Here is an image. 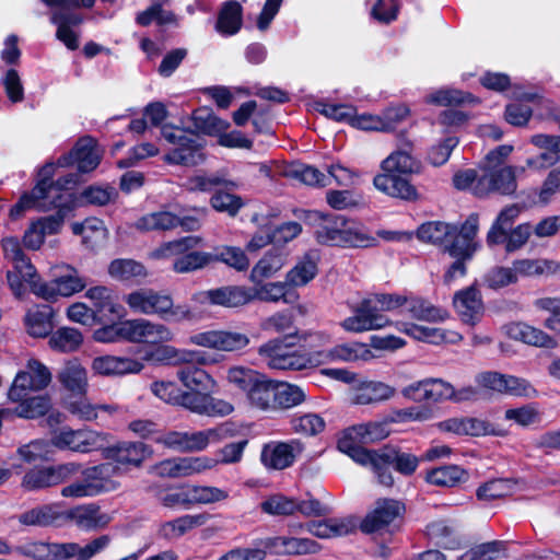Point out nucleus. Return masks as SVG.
Listing matches in <instances>:
<instances>
[{
	"label": "nucleus",
	"mask_w": 560,
	"mask_h": 560,
	"mask_svg": "<svg viewBox=\"0 0 560 560\" xmlns=\"http://www.w3.org/2000/svg\"><path fill=\"white\" fill-rule=\"evenodd\" d=\"M404 331L415 339L431 343H440L443 341L456 342L462 336L455 331H447L441 328L425 327L415 324L404 325Z\"/></svg>",
	"instance_id": "nucleus-45"
},
{
	"label": "nucleus",
	"mask_w": 560,
	"mask_h": 560,
	"mask_svg": "<svg viewBox=\"0 0 560 560\" xmlns=\"http://www.w3.org/2000/svg\"><path fill=\"white\" fill-rule=\"evenodd\" d=\"M218 463L208 456L179 457L162 460L155 469L161 477L184 478L212 469Z\"/></svg>",
	"instance_id": "nucleus-20"
},
{
	"label": "nucleus",
	"mask_w": 560,
	"mask_h": 560,
	"mask_svg": "<svg viewBox=\"0 0 560 560\" xmlns=\"http://www.w3.org/2000/svg\"><path fill=\"white\" fill-rule=\"evenodd\" d=\"M453 184L457 189L470 190L478 198L491 192L512 195L517 188L515 167L510 165L485 166L480 171L474 168L459 171L454 175Z\"/></svg>",
	"instance_id": "nucleus-3"
},
{
	"label": "nucleus",
	"mask_w": 560,
	"mask_h": 560,
	"mask_svg": "<svg viewBox=\"0 0 560 560\" xmlns=\"http://www.w3.org/2000/svg\"><path fill=\"white\" fill-rule=\"evenodd\" d=\"M112 544V536L104 534L94 537L85 545L79 542H57V560H91L106 550Z\"/></svg>",
	"instance_id": "nucleus-24"
},
{
	"label": "nucleus",
	"mask_w": 560,
	"mask_h": 560,
	"mask_svg": "<svg viewBox=\"0 0 560 560\" xmlns=\"http://www.w3.org/2000/svg\"><path fill=\"white\" fill-rule=\"evenodd\" d=\"M264 547L273 549L278 555L288 556L311 555L319 550V545L313 539L285 536L268 538L264 541Z\"/></svg>",
	"instance_id": "nucleus-33"
},
{
	"label": "nucleus",
	"mask_w": 560,
	"mask_h": 560,
	"mask_svg": "<svg viewBox=\"0 0 560 560\" xmlns=\"http://www.w3.org/2000/svg\"><path fill=\"white\" fill-rule=\"evenodd\" d=\"M530 142L544 152L526 160V165L529 168L540 170L559 162L560 136L539 133L533 136Z\"/></svg>",
	"instance_id": "nucleus-31"
},
{
	"label": "nucleus",
	"mask_w": 560,
	"mask_h": 560,
	"mask_svg": "<svg viewBox=\"0 0 560 560\" xmlns=\"http://www.w3.org/2000/svg\"><path fill=\"white\" fill-rule=\"evenodd\" d=\"M191 118L195 127L208 136L219 137L220 133L226 131L230 127L229 121L221 119L207 107L194 110Z\"/></svg>",
	"instance_id": "nucleus-46"
},
{
	"label": "nucleus",
	"mask_w": 560,
	"mask_h": 560,
	"mask_svg": "<svg viewBox=\"0 0 560 560\" xmlns=\"http://www.w3.org/2000/svg\"><path fill=\"white\" fill-rule=\"evenodd\" d=\"M452 234H454V225L441 221L425 222L417 230L420 241L442 247L448 242Z\"/></svg>",
	"instance_id": "nucleus-52"
},
{
	"label": "nucleus",
	"mask_w": 560,
	"mask_h": 560,
	"mask_svg": "<svg viewBox=\"0 0 560 560\" xmlns=\"http://www.w3.org/2000/svg\"><path fill=\"white\" fill-rule=\"evenodd\" d=\"M66 518L83 532H96L106 528L112 516L95 503L74 506L66 512Z\"/></svg>",
	"instance_id": "nucleus-21"
},
{
	"label": "nucleus",
	"mask_w": 560,
	"mask_h": 560,
	"mask_svg": "<svg viewBox=\"0 0 560 560\" xmlns=\"http://www.w3.org/2000/svg\"><path fill=\"white\" fill-rule=\"evenodd\" d=\"M505 330L510 338L530 346L555 348L557 345L547 332L525 323H511L505 326Z\"/></svg>",
	"instance_id": "nucleus-37"
},
{
	"label": "nucleus",
	"mask_w": 560,
	"mask_h": 560,
	"mask_svg": "<svg viewBox=\"0 0 560 560\" xmlns=\"http://www.w3.org/2000/svg\"><path fill=\"white\" fill-rule=\"evenodd\" d=\"M152 455V447L140 441H120L102 450L103 458L119 467V476L141 468Z\"/></svg>",
	"instance_id": "nucleus-11"
},
{
	"label": "nucleus",
	"mask_w": 560,
	"mask_h": 560,
	"mask_svg": "<svg viewBox=\"0 0 560 560\" xmlns=\"http://www.w3.org/2000/svg\"><path fill=\"white\" fill-rule=\"evenodd\" d=\"M363 439L358 430V425L345 429L337 441V448L347 454L357 464L370 467L373 464L377 450H368L362 446Z\"/></svg>",
	"instance_id": "nucleus-25"
},
{
	"label": "nucleus",
	"mask_w": 560,
	"mask_h": 560,
	"mask_svg": "<svg viewBox=\"0 0 560 560\" xmlns=\"http://www.w3.org/2000/svg\"><path fill=\"white\" fill-rule=\"evenodd\" d=\"M211 259L212 253L189 250L174 260L173 270L177 273L196 271L211 265Z\"/></svg>",
	"instance_id": "nucleus-62"
},
{
	"label": "nucleus",
	"mask_w": 560,
	"mask_h": 560,
	"mask_svg": "<svg viewBox=\"0 0 560 560\" xmlns=\"http://www.w3.org/2000/svg\"><path fill=\"white\" fill-rule=\"evenodd\" d=\"M57 378L62 387L75 396H84L88 390V372L77 360H69L58 372Z\"/></svg>",
	"instance_id": "nucleus-35"
},
{
	"label": "nucleus",
	"mask_w": 560,
	"mask_h": 560,
	"mask_svg": "<svg viewBox=\"0 0 560 560\" xmlns=\"http://www.w3.org/2000/svg\"><path fill=\"white\" fill-rule=\"evenodd\" d=\"M316 241L322 245L340 247H370L376 242L361 224L340 214L308 213Z\"/></svg>",
	"instance_id": "nucleus-1"
},
{
	"label": "nucleus",
	"mask_w": 560,
	"mask_h": 560,
	"mask_svg": "<svg viewBox=\"0 0 560 560\" xmlns=\"http://www.w3.org/2000/svg\"><path fill=\"white\" fill-rule=\"evenodd\" d=\"M285 264L282 253L270 250L266 253L253 267L249 279L253 283L259 284L265 279L275 276Z\"/></svg>",
	"instance_id": "nucleus-44"
},
{
	"label": "nucleus",
	"mask_w": 560,
	"mask_h": 560,
	"mask_svg": "<svg viewBox=\"0 0 560 560\" xmlns=\"http://www.w3.org/2000/svg\"><path fill=\"white\" fill-rule=\"evenodd\" d=\"M80 470L81 465L73 462L51 466H37L25 472L21 486L27 491L43 490L70 480Z\"/></svg>",
	"instance_id": "nucleus-12"
},
{
	"label": "nucleus",
	"mask_w": 560,
	"mask_h": 560,
	"mask_svg": "<svg viewBox=\"0 0 560 560\" xmlns=\"http://www.w3.org/2000/svg\"><path fill=\"white\" fill-rule=\"evenodd\" d=\"M395 395V388L375 381L360 383L352 393L351 402L354 405H375L390 399Z\"/></svg>",
	"instance_id": "nucleus-36"
},
{
	"label": "nucleus",
	"mask_w": 560,
	"mask_h": 560,
	"mask_svg": "<svg viewBox=\"0 0 560 560\" xmlns=\"http://www.w3.org/2000/svg\"><path fill=\"white\" fill-rule=\"evenodd\" d=\"M223 262L226 266L237 270L245 271L249 267V259L246 253L235 246H222L217 248L215 253L212 254L211 264Z\"/></svg>",
	"instance_id": "nucleus-61"
},
{
	"label": "nucleus",
	"mask_w": 560,
	"mask_h": 560,
	"mask_svg": "<svg viewBox=\"0 0 560 560\" xmlns=\"http://www.w3.org/2000/svg\"><path fill=\"white\" fill-rule=\"evenodd\" d=\"M405 305L410 316L419 320L438 323L444 322L448 317L445 310L436 307L421 298L410 296Z\"/></svg>",
	"instance_id": "nucleus-47"
},
{
	"label": "nucleus",
	"mask_w": 560,
	"mask_h": 560,
	"mask_svg": "<svg viewBox=\"0 0 560 560\" xmlns=\"http://www.w3.org/2000/svg\"><path fill=\"white\" fill-rule=\"evenodd\" d=\"M226 377L230 384L246 395L247 401L253 408L262 411H275L273 381L245 366L230 368Z\"/></svg>",
	"instance_id": "nucleus-7"
},
{
	"label": "nucleus",
	"mask_w": 560,
	"mask_h": 560,
	"mask_svg": "<svg viewBox=\"0 0 560 560\" xmlns=\"http://www.w3.org/2000/svg\"><path fill=\"white\" fill-rule=\"evenodd\" d=\"M453 305L460 320L467 325L475 326L483 316L482 298L475 285L457 291L453 298Z\"/></svg>",
	"instance_id": "nucleus-22"
},
{
	"label": "nucleus",
	"mask_w": 560,
	"mask_h": 560,
	"mask_svg": "<svg viewBox=\"0 0 560 560\" xmlns=\"http://www.w3.org/2000/svg\"><path fill=\"white\" fill-rule=\"evenodd\" d=\"M427 534L436 546L444 549L453 550L459 547L456 526L450 521L439 520L430 523L427 526Z\"/></svg>",
	"instance_id": "nucleus-43"
},
{
	"label": "nucleus",
	"mask_w": 560,
	"mask_h": 560,
	"mask_svg": "<svg viewBox=\"0 0 560 560\" xmlns=\"http://www.w3.org/2000/svg\"><path fill=\"white\" fill-rule=\"evenodd\" d=\"M51 372L39 360L31 358L25 364V369L20 371L11 385L12 396L20 399L23 390H43L51 383Z\"/></svg>",
	"instance_id": "nucleus-16"
},
{
	"label": "nucleus",
	"mask_w": 560,
	"mask_h": 560,
	"mask_svg": "<svg viewBox=\"0 0 560 560\" xmlns=\"http://www.w3.org/2000/svg\"><path fill=\"white\" fill-rule=\"evenodd\" d=\"M188 189L190 191L210 192L212 190L224 188H237L238 184L228 179L220 174L196 175L188 179Z\"/></svg>",
	"instance_id": "nucleus-60"
},
{
	"label": "nucleus",
	"mask_w": 560,
	"mask_h": 560,
	"mask_svg": "<svg viewBox=\"0 0 560 560\" xmlns=\"http://www.w3.org/2000/svg\"><path fill=\"white\" fill-rule=\"evenodd\" d=\"M131 311L144 315H156L167 322L191 320L194 313L184 304L174 305L171 295L149 288L138 289L124 299Z\"/></svg>",
	"instance_id": "nucleus-6"
},
{
	"label": "nucleus",
	"mask_w": 560,
	"mask_h": 560,
	"mask_svg": "<svg viewBox=\"0 0 560 560\" xmlns=\"http://www.w3.org/2000/svg\"><path fill=\"white\" fill-rule=\"evenodd\" d=\"M229 189L224 187L217 189L210 197L209 202L217 212L235 218L245 206V201L241 196L230 192Z\"/></svg>",
	"instance_id": "nucleus-51"
},
{
	"label": "nucleus",
	"mask_w": 560,
	"mask_h": 560,
	"mask_svg": "<svg viewBox=\"0 0 560 560\" xmlns=\"http://www.w3.org/2000/svg\"><path fill=\"white\" fill-rule=\"evenodd\" d=\"M467 479V472L456 465L441 466L427 472L425 480L439 487H455Z\"/></svg>",
	"instance_id": "nucleus-53"
},
{
	"label": "nucleus",
	"mask_w": 560,
	"mask_h": 560,
	"mask_svg": "<svg viewBox=\"0 0 560 560\" xmlns=\"http://www.w3.org/2000/svg\"><path fill=\"white\" fill-rule=\"evenodd\" d=\"M161 133L163 139L172 147L164 155L166 163L194 166L203 160L196 137L188 130L165 124L161 128Z\"/></svg>",
	"instance_id": "nucleus-9"
},
{
	"label": "nucleus",
	"mask_w": 560,
	"mask_h": 560,
	"mask_svg": "<svg viewBox=\"0 0 560 560\" xmlns=\"http://www.w3.org/2000/svg\"><path fill=\"white\" fill-rule=\"evenodd\" d=\"M400 511L401 505L396 500L377 501L375 509L362 521V532L371 534L385 528L400 514Z\"/></svg>",
	"instance_id": "nucleus-30"
},
{
	"label": "nucleus",
	"mask_w": 560,
	"mask_h": 560,
	"mask_svg": "<svg viewBox=\"0 0 560 560\" xmlns=\"http://www.w3.org/2000/svg\"><path fill=\"white\" fill-rule=\"evenodd\" d=\"M177 406H180L194 413L208 417H224L233 412L231 402L214 398L210 393L205 392H182Z\"/></svg>",
	"instance_id": "nucleus-17"
},
{
	"label": "nucleus",
	"mask_w": 560,
	"mask_h": 560,
	"mask_svg": "<svg viewBox=\"0 0 560 560\" xmlns=\"http://www.w3.org/2000/svg\"><path fill=\"white\" fill-rule=\"evenodd\" d=\"M54 310L49 305H36L30 308L24 316L26 332L33 338L49 336L55 327Z\"/></svg>",
	"instance_id": "nucleus-34"
},
{
	"label": "nucleus",
	"mask_w": 560,
	"mask_h": 560,
	"mask_svg": "<svg viewBox=\"0 0 560 560\" xmlns=\"http://www.w3.org/2000/svg\"><path fill=\"white\" fill-rule=\"evenodd\" d=\"M108 273L110 277L128 281L133 278L144 277L147 275L145 268L142 264L133 259H115L108 266Z\"/></svg>",
	"instance_id": "nucleus-63"
},
{
	"label": "nucleus",
	"mask_w": 560,
	"mask_h": 560,
	"mask_svg": "<svg viewBox=\"0 0 560 560\" xmlns=\"http://www.w3.org/2000/svg\"><path fill=\"white\" fill-rule=\"evenodd\" d=\"M262 361L273 370L300 371L318 366L314 351L308 353L292 350V345L285 338H275L258 348Z\"/></svg>",
	"instance_id": "nucleus-8"
},
{
	"label": "nucleus",
	"mask_w": 560,
	"mask_h": 560,
	"mask_svg": "<svg viewBox=\"0 0 560 560\" xmlns=\"http://www.w3.org/2000/svg\"><path fill=\"white\" fill-rule=\"evenodd\" d=\"M72 198L59 200H47V208L44 210H50L52 208L57 209L56 213L52 215L44 217L36 221V223L43 230L45 236L52 235L59 232L60 228L63 224L65 218L70 211V203Z\"/></svg>",
	"instance_id": "nucleus-48"
},
{
	"label": "nucleus",
	"mask_w": 560,
	"mask_h": 560,
	"mask_svg": "<svg viewBox=\"0 0 560 560\" xmlns=\"http://www.w3.org/2000/svg\"><path fill=\"white\" fill-rule=\"evenodd\" d=\"M101 158L92 138H81L74 148L68 153L60 156L57 165L66 167L77 164L78 171L88 173L93 171L100 164Z\"/></svg>",
	"instance_id": "nucleus-23"
},
{
	"label": "nucleus",
	"mask_w": 560,
	"mask_h": 560,
	"mask_svg": "<svg viewBox=\"0 0 560 560\" xmlns=\"http://www.w3.org/2000/svg\"><path fill=\"white\" fill-rule=\"evenodd\" d=\"M195 300L211 306L237 308L252 303V295L247 287L224 285L202 291L195 296Z\"/></svg>",
	"instance_id": "nucleus-19"
},
{
	"label": "nucleus",
	"mask_w": 560,
	"mask_h": 560,
	"mask_svg": "<svg viewBox=\"0 0 560 560\" xmlns=\"http://www.w3.org/2000/svg\"><path fill=\"white\" fill-rule=\"evenodd\" d=\"M104 442L103 434L97 431L89 429L73 430L71 428L55 431L50 439L52 446L77 453H90L101 448Z\"/></svg>",
	"instance_id": "nucleus-13"
},
{
	"label": "nucleus",
	"mask_w": 560,
	"mask_h": 560,
	"mask_svg": "<svg viewBox=\"0 0 560 560\" xmlns=\"http://www.w3.org/2000/svg\"><path fill=\"white\" fill-rule=\"evenodd\" d=\"M314 358L318 361V365H322L334 361H369L373 359L374 355L366 345L352 342L337 345L327 350L314 351Z\"/></svg>",
	"instance_id": "nucleus-26"
},
{
	"label": "nucleus",
	"mask_w": 560,
	"mask_h": 560,
	"mask_svg": "<svg viewBox=\"0 0 560 560\" xmlns=\"http://www.w3.org/2000/svg\"><path fill=\"white\" fill-rule=\"evenodd\" d=\"M135 228L141 232L170 231L177 228V215L170 211H156L139 218Z\"/></svg>",
	"instance_id": "nucleus-49"
},
{
	"label": "nucleus",
	"mask_w": 560,
	"mask_h": 560,
	"mask_svg": "<svg viewBox=\"0 0 560 560\" xmlns=\"http://www.w3.org/2000/svg\"><path fill=\"white\" fill-rule=\"evenodd\" d=\"M85 288V281L75 272L58 277L50 282L35 285V294L47 301L58 296H70Z\"/></svg>",
	"instance_id": "nucleus-28"
},
{
	"label": "nucleus",
	"mask_w": 560,
	"mask_h": 560,
	"mask_svg": "<svg viewBox=\"0 0 560 560\" xmlns=\"http://www.w3.org/2000/svg\"><path fill=\"white\" fill-rule=\"evenodd\" d=\"M176 374L182 384L188 389L187 392L210 393L215 386L212 376L197 366L180 368Z\"/></svg>",
	"instance_id": "nucleus-42"
},
{
	"label": "nucleus",
	"mask_w": 560,
	"mask_h": 560,
	"mask_svg": "<svg viewBox=\"0 0 560 560\" xmlns=\"http://www.w3.org/2000/svg\"><path fill=\"white\" fill-rule=\"evenodd\" d=\"M243 25V8L236 0H230L221 5L215 22V31L223 36H233Z\"/></svg>",
	"instance_id": "nucleus-40"
},
{
	"label": "nucleus",
	"mask_w": 560,
	"mask_h": 560,
	"mask_svg": "<svg viewBox=\"0 0 560 560\" xmlns=\"http://www.w3.org/2000/svg\"><path fill=\"white\" fill-rule=\"evenodd\" d=\"M122 338L133 343L160 345L172 341L174 334L164 324L136 318L124 320Z\"/></svg>",
	"instance_id": "nucleus-14"
},
{
	"label": "nucleus",
	"mask_w": 560,
	"mask_h": 560,
	"mask_svg": "<svg viewBox=\"0 0 560 560\" xmlns=\"http://www.w3.org/2000/svg\"><path fill=\"white\" fill-rule=\"evenodd\" d=\"M305 393L296 385L275 383V410L289 409L305 400Z\"/></svg>",
	"instance_id": "nucleus-58"
},
{
	"label": "nucleus",
	"mask_w": 560,
	"mask_h": 560,
	"mask_svg": "<svg viewBox=\"0 0 560 560\" xmlns=\"http://www.w3.org/2000/svg\"><path fill=\"white\" fill-rule=\"evenodd\" d=\"M506 542L503 540H492L471 547L464 552L457 560H497L505 555Z\"/></svg>",
	"instance_id": "nucleus-59"
},
{
	"label": "nucleus",
	"mask_w": 560,
	"mask_h": 560,
	"mask_svg": "<svg viewBox=\"0 0 560 560\" xmlns=\"http://www.w3.org/2000/svg\"><path fill=\"white\" fill-rule=\"evenodd\" d=\"M405 476H411L419 466V458L407 452H401L392 446H384L377 450L371 470L375 475L377 482L384 487L394 485V477L390 467Z\"/></svg>",
	"instance_id": "nucleus-10"
},
{
	"label": "nucleus",
	"mask_w": 560,
	"mask_h": 560,
	"mask_svg": "<svg viewBox=\"0 0 560 560\" xmlns=\"http://www.w3.org/2000/svg\"><path fill=\"white\" fill-rule=\"evenodd\" d=\"M317 275V259L313 254H306L287 273L285 281L290 287H303Z\"/></svg>",
	"instance_id": "nucleus-50"
},
{
	"label": "nucleus",
	"mask_w": 560,
	"mask_h": 560,
	"mask_svg": "<svg viewBox=\"0 0 560 560\" xmlns=\"http://www.w3.org/2000/svg\"><path fill=\"white\" fill-rule=\"evenodd\" d=\"M118 468L114 467V464L108 460L83 470L81 469L79 472L82 474V477L85 478L90 486L95 488V495H97L118 489L119 483L113 479L115 476H119Z\"/></svg>",
	"instance_id": "nucleus-32"
},
{
	"label": "nucleus",
	"mask_w": 560,
	"mask_h": 560,
	"mask_svg": "<svg viewBox=\"0 0 560 560\" xmlns=\"http://www.w3.org/2000/svg\"><path fill=\"white\" fill-rule=\"evenodd\" d=\"M522 207L518 205H510L503 208L492 223L487 234V244L494 246L503 244L506 238V232L520 217Z\"/></svg>",
	"instance_id": "nucleus-41"
},
{
	"label": "nucleus",
	"mask_w": 560,
	"mask_h": 560,
	"mask_svg": "<svg viewBox=\"0 0 560 560\" xmlns=\"http://www.w3.org/2000/svg\"><path fill=\"white\" fill-rule=\"evenodd\" d=\"M142 368L143 364L137 360L114 355L97 357L92 362V369L102 375L138 373Z\"/></svg>",
	"instance_id": "nucleus-38"
},
{
	"label": "nucleus",
	"mask_w": 560,
	"mask_h": 560,
	"mask_svg": "<svg viewBox=\"0 0 560 560\" xmlns=\"http://www.w3.org/2000/svg\"><path fill=\"white\" fill-rule=\"evenodd\" d=\"M304 450L305 445L299 439L272 441L262 446L260 460L267 469L283 470L291 467Z\"/></svg>",
	"instance_id": "nucleus-15"
},
{
	"label": "nucleus",
	"mask_w": 560,
	"mask_h": 560,
	"mask_svg": "<svg viewBox=\"0 0 560 560\" xmlns=\"http://www.w3.org/2000/svg\"><path fill=\"white\" fill-rule=\"evenodd\" d=\"M56 171L54 163H46L38 172V180L31 194L23 195L19 202L15 203L11 210L12 218H19L26 209L36 208L37 210H45L47 208V200H59L71 198V194L67 191L70 184H74L72 175L60 177L52 182V176Z\"/></svg>",
	"instance_id": "nucleus-5"
},
{
	"label": "nucleus",
	"mask_w": 560,
	"mask_h": 560,
	"mask_svg": "<svg viewBox=\"0 0 560 560\" xmlns=\"http://www.w3.org/2000/svg\"><path fill=\"white\" fill-rule=\"evenodd\" d=\"M32 390H23L20 399H14L12 396V387L9 388L8 399L16 404L11 408L12 416L23 419H36L45 416L51 408V399L48 395L30 396Z\"/></svg>",
	"instance_id": "nucleus-27"
},
{
	"label": "nucleus",
	"mask_w": 560,
	"mask_h": 560,
	"mask_svg": "<svg viewBox=\"0 0 560 560\" xmlns=\"http://www.w3.org/2000/svg\"><path fill=\"white\" fill-rule=\"evenodd\" d=\"M82 335L75 328L62 327L50 334L49 347L58 352L75 351L82 343Z\"/></svg>",
	"instance_id": "nucleus-56"
},
{
	"label": "nucleus",
	"mask_w": 560,
	"mask_h": 560,
	"mask_svg": "<svg viewBox=\"0 0 560 560\" xmlns=\"http://www.w3.org/2000/svg\"><path fill=\"white\" fill-rule=\"evenodd\" d=\"M255 288H249V293L252 295V302L255 300L262 302H271L277 303L283 301L284 303H289L290 301L287 298L289 283L284 282H267L256 284Z\"/></svg>",
	"instance_id": "nucleus-55"
},
{
	"label": "nucleus",
	"mask_w": 560,
	"mask_h": 560,
	"mask_svg": "<svg viewBox=\"0 0 560 560\" xmlns=\"http://www.w3.org/2000/svg\"><path fill=\"white\" fill-rule=\"evenodd\" d=\"M233 434V424L229 422L200 431H186V452H201L210 444L219 443Z\"/></svg>",
	"instance_id": "nucleus-29"
},
{
	"label": "nucleus",
	"mask_w": 560,
	"mask_h": 560,
	"mask_svg": "<svg viewBox=\"0 0 560 560\" xmlns=\"http://www.w3.org/2000/svg\"><path fill=\"white\" fill-rule=\"evenodd\" d=\"M190 342L219 351L233 352L246 348L250 340L246 334L231 330H209L197 332L189 338Z\"/></svg>",
	"instance_id": "nucleus-18"
},
{
	"label": "nucleus",
	"mask_w": 560,
	"mask_h": 560,
	"mask_svg": "<svg viewBox=\"0 0 560 560\" xmlns=\"http://www.w3.org/2000/svg\"><path fill=\"white\" fill-rule=\"evenodd\" d=\"M188 506L211 504L228 499L229 492L211 486L187 485Z\"/></svg>",
	"instance_id": "nucleus-57"
},
{
	"label": "nucleus",
	"mask_w": 560,
	"mask_h": 560,
	"mask_svg": "<svg viewBox=\"0 0 560 560\" xmlns=\"http://www.w3.org/2000/svg\"><path fill=\"white\" fill-rule=\"evenodd\" d=\"M419 163L413 154L395 150L381 163V173L373 179L381 192L402 200H416L418 191L408 176L417 172Z\"/></svg>",
	"instance_id": "nucleus-2"
},
{
	"label": "nucleus",
	"mask_w": 560,
	"mask_h": 560,
	"mask_svg": "<svg viewBox=\"0 0 560 560\" xmlns=\"http://www.w3.org/2000/svg\"><path fill=\"white\" fill-rule=\"evenodd\" d=\"M515 481L512 479L490 480L477 489L476 495L479 500L492 501L510 495L514 490Z\"/></svg>",
	"instance_id": "nucleus-64"
},
{
	"label": "nucleus",
	"mask_w": 560,
	"mask_h": 560,
	"mask_svg": "<svg viewBox=\"0 0 560 560\" xmlns=\"http://www.w3.org/2000/svg\"><path fill=\"white\" fill-rule=\"evenodd\" d=\"M260 328L267 332L287 334L288 339L296 336L294 315L290 311L277 312L260 323Z\"/></svg>",
	"instance_id": "nucleus-54"
},
{
	"label": "nucleus",
	"mask_w": 560,
	"mask_h": 560,
	"mask_svg": "<svg viewBox=\"0 0 560 560\" xmlns=\"http://www.w3.org/2000/svg\"><path fill=\"white\" fill-rule=\"evenodd\" d=\"M408 296L378 293L363 299L353 310V315L345 318L340 326L349 332H363L386 327L389 319L381 312H390L404 306Z\"/></svg>",
	"instance_id": "nucleus-4"
},
{
	"label": "nucleus",
	"mask_w": 560,
	"mask_h": 560,
	"mask_svg": "<svg viewBox=\"0 0 560 560\" xmlns=\"http://www.w3.org/2000/svg\"><path fill=\"white\" fill-rule=\"evenodd\" d=\"M208 518L209 516L205 513L182 515L161 524L159 535L164 539L174 540L184 536L191 529L205 525Z\"/></svg>",
	"instance_id": "nucleus-39"
}]
</instances>
